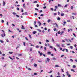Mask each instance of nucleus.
<instances>
[{
  "mask_svg": "<svg viewBox=\"0 0 77 77\" xmlns=\"http://www.w3.org/2000/svg\"><path fill=\"white\" fill-rule=\"evenodd\" d=\"M46 41L47 42H49V41L47 39L46 40Z\"/></svg>",
  "mask_w": 77,
  "mask_h": 77,
  "instance_id": "26",
  "label": "nucleus"
},
{
  "mask_svg": "<svg viewBox=\"0 0 77 77\" xmlns=\"http://www.w3.org/2000/svg\"><path fill=\"white\" fill-rule=\"evenodd\" d=\"M38 53H39L40 55V56H42V54H42V52L41 53L40 51H38Z\"/></svg>",
  "mask_w": 77,
  "mask_h": 77,
  "instance_id": "2",
  "label": "nucleus"
},
{
  "mask_svg": "<svg viewBox=\"0 0 77 77\" xmlns=\"http://www.w3.org/2000/svg\"><path fill=\"white\" fill-rule=\"evenodd\" d=\"M54 50L55 51H57V50H56V48H54Z\"/></svg>",
  "mask_w": 77,
  "mask_h": 77,
  "instance_id": "54",
  "label": "nucleus"
},
{
  "mask_svg": "<svg viewBox=\"0 0 77 77\" xmlns=\"http://www.w3.org/2000/svg\"><path fill=\"white\" fill-rule=\"evenodd\" d=\"M52 59L54 60H56V58L55 57H53L52 58Z\"/></svg>",
  "mask_w": 77,
  "mask_h": 77,
  "instance_id": "6",
  "label": "nucleus"
},
{
  "mask_svg": "<svg viewBox=\"0 0 77 77\" xmlns=\"http://www.w3.org/2000/svg\"><path fill=\"white\" fill-rule=\"evenodd\" d=\"M49 47L51 48V49H53V47L52 46H50Z\"/></svg>",
  "mask_w": 77,
  "mask_h": 77,
  "instance_id": "20",
  "label": "nucleus"
},
{
  "mask_svg": "<svg viewBox=\"0 0 77 77\" xmlns=\"http://www.w3.org/2000/svg\"><path fill=\"white\" fill-rule=\"evenodd\" d=\"M52 40L53 41V42H54V39L53 38L52 39Z\"/></svg>",
  "mask_w": 77,
  "mask_h": 77,
  "instance_id": "46",
  "label": "nucleus"
},
{
  "mask_svg": "<svg viewBox=\"0 0 77 77\" xmlns=\"http://www.w3.org/2000/svg\"><path fill=\"white\" fill-rule=\"evenodd\" d=\"M34 75H37V73L36 72H35L34 73Z\"/></svg>",
  "mask_w": 77,
  "mask_h": 77,
  "instance_id": "22",
  "label": "nucleus"
},
{
  "mask_svg": "<svg viewBox=\"0 0 77 77\" xmlns=\"http://www.w3.org/2000/svg\"><path fill=\"white\" fill-rule=\"evenodd\" d=\"M55 7L56 9H57V6H55Z\"/></svg>",
  "mask_w": 77,
  "mask_h": 77,
  "instance_id": "59",
  "label": "nucleus"
},
{
  "mask_svg": "<svg viewBox=\"0 0 77 77\" xmlns=\"http://www.w3.org/2000/svg\"><path fill=\"white\" fill-rule=\"evenodd\" d=\"M37 30L38 31V32H42V31L39 29H37Z\"/></svg>",
  "mask_w": 77,
  "mask_h": 77,
  "instance_id": "15",
  "label": "nucleus"
},
{
  "mask_svg": "<svg viewBox=\"0 0 77 77\" xmlns=\"http://www.w3.org/2000/svg\"><path fill=\"white\" fill-rule=\"evenodd\" d=\"M73 35L74 36H75V37H76V35H75V33H73Z\"/></svg>",
  "mask_w": 77,
  "mask_h": 77,
  "instance_id": "29",
  "label": "nucleus"
},
{
  "mask_svg": "<svg viewBox=\"0 0 77 77\" xmlns=\"http://www.w3.org/2000/svg\"><path fill=\"white\" fill-rule=\"evenodd\" d=\"M74 46L75 48H77V45L76 44H75L74 45Z\"/></svg>",
  "mask_w": 77,
  "mask_h": 77,
  "instance_id": "19",
  "label": "nucleus"
},
{
  "mask_svg": "<svg viewBox=\"0 0 77 77\" xmlns=\"http://www.w3.org/2000/svg\"><path fill=\"white\" fill-rule=\"evenodd\" d=\"M65 50H66V49L64 48L63 50H62V51H65Z\"/></svg>",
  "mask_w": 77,
  "mask_h": 77,
  "instance_id": "58",
  "label": "nucleus"
},
{
  "mask_svg": "<svg viewBox=\"0 0 77 77\" xmlns=\"http://www.w3.org/2000/svg\"><path fill=\"white\" fill-rule=\"evenodd\" d=\"M47 60L48 62H49L50 61V59H49V58H47Z\"/></svg>",
  "mask_w": 77,
  "mask_h": 77,
  "instance_id": "7",
  "label": "nucleus"
},
{
  "mask_svg": "<svg viewBox=\"0 0 77 77\" xmlns=\"http://www.w3.org/2000/svg\"><path fill=\"white\" fill-rule=\"evenodd\" d=\"M2 37H4V36H5V33H4L3 34H2Z\"/></svg>",
  "mask_w": 77,
  "mask_h": 77,
  "instance_id": "4",
  "label": "nucleus"
},
{
  "mask_svg": "<svg viewBox=\"0 0 77 77\" xmlns=\"http://www.w3.org/2000/svg\"><path fill=\"white\" fill-rule=\"evenodd\" d=\"M60 50H62V48H60Z\"/></svg>",
  "mask_w": 77,
  "mask_h": 77,
  "instance_id": "56",
  "label": "nucleus"
},
{
  "mask_svg": "<svg viewBox=\"0 0 77 77\" xmlns=\"http://www.w3.org/2000/svg\"><path fill=\"white\" fill-rule=\"evenodd\" d=\"M5 1H3V6H5Z\"/></svg>",
  "mask_w": 77,
  "mask_h": 77,
  "instance_id": "24",
  "label": "nucleus"
},
{
  "mask_svg": "<svg viewBox=\"0 0 77 77\" xmlns=\"http://www.w3.org/2000/svg\"><path fill=\"white\" fill-rule=\"evenodd\" d=\"M9 58L10 59H11V60H13V58H12L11 57H9Z\"/></svg>",
  "mask_w": 77,
  "mask_h": 77,
  "instance_id": "39",
  "label": "nucleus"
},
{
  "mask_svg": "<svg viewBox=\"0 0 77 77\" xmlns=\"http://www.w3.org/2000/svg\"><path fill=\"white\" fill-rule=\"evenodd\" d=\"M71 71H73V72H75V70L73 69H71Z\"/></svg>",
  "mask_w": 77,
  "mask_h": 77,
  "instance_id": "8",
  "label": "nucleus"
},
{
  "mask_svg": "<svg viewBox=\"0 0 77 77\" xmlns=\"http://www.w3.org/2000/svg\"><path fill=\"white\" fill-rule=\"evenodd\" d=\"M34 66H37V64H35L34 65Z\"/></svg>",
  "mask_w": 77,
  "mask_h": 77,
  "instance_id": "63",
  "label": "nucleus"
},
{
  "mask_svg": "<svg viewBox=\"0 0 77 77\" xmlns=\"http://www.w3.org/2000/svg\"><path fill=\"white\" fill-rule=\"evenodd\" d=\"M28 70H30V71H31L32 70V69H31L30 68H28Z\"/></svg>",
  "mask_w": 77,
  "mask_h": 77,
  "instance_id": "35",
  "label": "nucleus"
},
{
  "mask_svg": "<svg viewBox=\"0 0 77 77\" xmlns=\"http://www.w3.org/2000/svg\"><path fill=\"white\" fill-rule=\"evenodd\" d=\"M55 67L57 68V67H59V65H55Z\"/></svg>",
  "mask_w": 77,
  "mask_h": 77,
  "instance_id": "14",
  "label": "nucleus"
},
{
  "mask_svg": "<svg viewBox=\"0 0 77 77\" xmlns=\"http://www.w3.org/2000/svg\"><path fill=\"white\" fill-rule=\"evenodd\" d=\"M45 46H46V47H47L48 46V45H47V44L45 43Z\"/></svg>",
  "mask_w": 77,
  "mask_h": 77,
  "instance_id": "40",
  "label": "nucleus"
},
{
  "mask_svg": "<svg viewBox=\"0 0 77 77\" xmlns=\"http://www.w3.org/2000/svg\"><path fill=\"white\" fill-rule=\"evenodd\" d=\"M70 48L71 49H72V48H73L72 47V46H71L70 47Z\"/></svg>",
  "mask_w": 77,
  "mask_h": 77,
  "instance_id": "23",
  "label": "nucleus"
},
{
  "mask_svg": "<svg viewBox=\"0 0 77 77\" xmlns=\"http://www.w3.org/2000/svg\"><path fill=\"white\" fill-rule=\"evenodd\" d=\"M18 56H22V55L21 54H18Z\"/></svg>",
  "mask_w": 77,
  "mask_h": 77,
  "instance_id": "25",
  "label": "nucleus"
},
{
  "mask_svg": "<svg viewBox=\"0 0 77 77\" xmlns=\"http://www.w3.org/2000/svg\"><path fill=\"white\" fill-rule=\"evenodd\" d=\"M57 15V14H56V13H54V15Z\"/></svg>",
  "mask_w": 77,
  "mask_h": 77,
  "instance_id": "42",
  "label": "nucleus"
},
{
  "mask_svg": "<svg viewBox=\"0 0 77 77\" xmlns=\"http://www.w3.org/2000/svg\"><path fill=\"white\" fill-rule=\"evenodd\" d=\"M44 50H45V51H46V47H45L44 48Z\"/></svg>",
  "mask_w": 77,
  "mask_h": 77,
  "instance_id": "49",
  "label": "nucleus"
},
{
  "mask_svg": "<svg viewBox=\"0 0 77 77\" xmlns=\"http://www.w3.org/2000/svg\"><path fill=\"white\" fill-rule=\"evenodd\" d=\"M34 3H37V1H35L33 2Z\"/></svg>",
  "mask_w": 77,
  "mask_h": 77,
  "instance_id": "45",
  "label": "nucleus"
},
{
  "mask_svg": "<svg viewBox=\"0 0 77 77\" xmlns=\"http://www.w3.org/2000/svg\"><path fill=\"white\" fill-rule=\"evenodd\" d=\"M25 15H27V12H26L24 13Z\"/></svg>",
  "mask_w": 77,
  "mask_h": 77,
  "instance_id": "34",
  "label": "nucleus"
},
{
  "mask_svg": "<svg viewBox=\"0 0 77 77\" xmlns=\"http://www.w3.org/2000/svg\"><path fill=\"white\" fill-rule=\"evenodd\" d=\"M65 50H66V52H68V50L67 49H66Z\"/></svg>",
  "mask_w": 77,
  "mask_h": 77,
  "instance_id": "41",
  "label": "nucleus"
},
{
  "mask_svg": "<svg viewBox=\"0 0 77 77\" xmlns=\"http://www.w3.org/2000/svg\"><path fill=\"white\" fill-rule=\"evenodd\" d=\"M57 20H58V21H60V17L57 18Z\"/></svg>",
  "mask_w": 77,
  "mask_h": 77,
  "instance_id": "11",
  "label": "nucleus"
},
{
  "mask_svg": "<svg viewBox=\"0 0 77 77\" xmlns=\"http://www.w3.org/2000/svg\"><path fill=\"white\" fill-rule=\"evenodd\" d=\"M56 45L57 47H60V45L57 43L56 44Z\"/></svg>",
  "mask_w": 77,
  "mask_h": 77,
  "instance_id": "3",
  "label": "nucleus"
},
{
  "mask_svg": "<svg viewBox=\"0 0 77 77\" xmlns=\"http://www.w3.org/2000/svg\"><path fill=\"white\" fill-rule=\"evenodd\" d=\"M41 12H42V10L40 11L39 13H41Z\"/></svg>",
  "mask_w": 77,
  "mask_h": 77,
  "instance_id": "60",
  "label": "nucleus"
},
{
  "mask_svg": "<svg viewBox=\"0 0 77 77\" xmlns=\"http://www.w3.org/2000/svg\"><path fill=\"white\" fill-rule=\"evenodd\" d=\"M57 74L58 75H60V73L59 72H57Z\"/></svg>",
  "mask_w": 77,
  "mask_h": 77,
  "instance_id": "38",
  "label": "nucleus"
},
{
  "mask_svg": "<svg viewBox=\"0 0 77 77\" xmlns=\"http://www.w3.org/2000/svg\"><path fill=\"white\" fill-rule=\"evenodd\" d=\"M61 16H64V14L63 13L61 14Z\"/></svg>",
  "mask_w": 77,
  "mask_h": 77,
  "instance_id": "27",
  "label": "nucleus"
},
{
  "mask_svg": "<svg viewBox=\"0 0 77 77\" xmlns=\"http://www.w3.org/2000/svg\"><path fill=\"white\" fill-rule=\"evenodd\" d=\"M12 14L14 15H16V13H15V12H13Z\"/></svg>",
  "mask_w": 77,
  "mask_h": 77,
  "instance_id": "37",
  "label": "nucleus"
},
{
  "mask_svg": "<svg viewBox=\"0 0 77 77\" xmlns=\"http://www.w3.org/2000/svg\"><path fill=\"white\" fill-rule=\"evenodd\" d=\"M72 67H73V68H76V66H75V65H73V66H72Z\"/></svg>",
  "mask_w": 77,
  "mask_h": 77,
  "instance_id": "16",
  "label": "nucleus"
},
{
  "mask_svg": "<svg viewBox=\"0 0 77 77\" xmlns=\"http://www.w3.org/2000/svg\"><path fill=\"white\" fill-rule=\"evenodd\" d=\"M51 72H52V70H51L48 73H49V74H50V73H51Z\"/></svg>",
  "mask_w": 77,
  "mask_h": 77,
  "instance_id": "43",
  "label": "nucleus"
},
{
  "mask_svg": "<svg viewBox=\"0 0 77 77\" xmlns=\"http://www.w3.org/2000/svg\"><path fill=\"white\" fill-rule=\"evenodd\" d=\"M16 17H19L20 16H19L17 14H16Z\"/></svg>",
  "mask_w": 77,
  "mask_h": 77,
  "instance_id": "48",
  "label": "nucleus"
},
{
  "mask_svg": "<svg viewBox=\"0 0 77 77\" xmlns=\"http://www.w3.org/2000/svg\"><path fill=\"white\" fill-rule=\"evenodd\" d=\"M57 33L58 34H60V31H58L57 32Z\"/></svg>",
  "mask_w": 77,
  "mask_h": 77,
  "instance_id": "31",
  "label": "nucleus"
},
{
  "mask_svg": "<svg viewBox=\"0 0 77 77\" xmlns=\"http://www.w3.org/2000/svg\"><path fill=\"white\" fill-rule=\"evenodd\" d=\"M11 8L12 9H14V8L12 5L11 6Z\"/></svg>",
  "mask_w": 77,
  "mask_h": 77,
  "instance_id": "61",
  "label": "nucleus"
},
{
  "mask_svg": "<svg viewBox=\"0 0 77 77\" xmlns=\"http://www.w3.org/2000/svg\"><path fill=\"white\" fill-rule=\"evenodd\" d=\"M25 38H26V40H27V41H28L29 40H28V39H27V38L26 37H25Z\"/></svg>",
  "mask_w": 77,
  "mask_h": 77,
  "instance_id": "53",
  "label": "nucleus"
},
{
  "mask_svg": "<svg viewBox=\"0 0 77 77\" xmlns=\"http://www.w3.org/2000/svg\"><path fill=\"white\" fill-rule=\"evenodd\" d=\"M51 11H53V8H51Z\"/></svg>",
  "mask_w": 77,
  "mask_h": 77,
  "instance_id": "57",
  "label": "nucleus"
},
{
  "mask_svg": "<svg viewBox=\"0 0 77 77\" xmlns=\"http://www.w3.org/2000/svg\"><path fill=\"white\" fill-rule=\"evenodd\" d=\"M51 53L50 52H47V54H51Z\"/></svg>",
  "mask_w": 77,
  "mask_h": 77,
  "instance_id": "10",
  "label": "nucleus"
},
{
  "mask_svg": "<svg viewBox=\"0 0 77 77\" xmlns=\"http://www.w3.org/2000/svg\"><path fill=\"white\" fill-rule=\"evenodd\" d=\"M71 9H73V7L72 6L71 7Z\"/></svg>",
  "mask_w": 77,
  "mask_h": 77,
  "instance_id": "51",
  "label": "nucleus"
},
{
  "mask_svg": "<svg viewBox=\"0 0 77 77\" xmlns=\"http://www.w3.org/2000/svg\"><path fill=\"white\" fill-rule=\"evenodd\" d=\"M0 41L1 42V43H2L3 44V43L4 42V41H3L0 40Z\"/></svg>",
  "mask_w": 77,
  "mask_h": 77,
  "instance_id": "12",
  "label": "nucleus"
},
{
  "mask_svg": "<svg viewBox=\"0 0 77 77\" xmlns=\"http://www.w3.org/2000/svg\"><path fill=\"white\" fill-rule=\"evenodd\" d=\"M54 31H56V28H54Z\"/></svg>",
  "mask_w": 77,
  "mask_h": 77,
  "instance_id": "55",
  "label": "nucleus"
},
{
  "mask_svg": "<svg viewBox=\"0 0 77 77\" xmlns=\"http://www.w3.org/2000/svg\"><path fill=\"white\" fill-rule=\"evenodd\" d=\"M62 47H64V45L63 44H62L61 45Z\"/></svg>",
  "mask_w": 77,
  "mask_h": 77,
  "instance_id": "47",
  "label": "nucleus"
},
{
  "mask_svg": "<svg viewBox=\"0 0 77 77\" xmlns=\"http://www.w3.org/2000/svg\"><path fill=\"white\" fill-rule=\"evenodd\" d=\"M67 6H68V4H66L64 6L65 8H66L67 7Z\"/></svg>",
  "mask_w": 77,
  "mask_h": 77,
  "instance_id": "36",
  "label": "nucleus"
},
{
  "mask_svg": "<svg viewBox=\"0 0 77 77\" xmlns=\"http://www.w3.org/2000/svg\"><path fill=\"white\" fill-rule=\"evenodd\" d=\"M2 56H5L6 55L5 54H2Z\"/></svg>",
  "mask_w": 77,
  "mask_h": 77,
  "instance_id": "52",
  "label": "nucleus"
},
{
  "mask_svg": "<svg viewBox=\"0 0 77 77\" xmlns=\"http://www.w3.org/2000/svg\"><path fill=\"white\" fill-rule=\"evenodd\" d=\"M34 15H37V13H35L34 14Z\"/></svg>",
  "mask_w": 77,
  "mask_h": 77,
  "instance_id": "64",
  "label": "nucleus"
},
{
  "mask_svg": "<svg viewBox=\"0 0 77 77\" xmlns=\"http://www.w3.org/2000/svg\"><path fill=\"white\" fill-rule=\"evenodd\" d=\"M50 21H51V20L49 19V20H48V23H49V22Z\"/></svg>",
  "mask_w": 77,
  "mask_h": 77,
  "instance_id": "32",
  "label": "nucleus"
},
{
  "mask_svg": "<svg viewBox=\"0 0 77 77\" xmlns=\"http://www.w3.org/2000/svg\"><path fill=\"white\" fill-rule=\"evenodd\" d=\"M36 31H33V34H35L36 33Z\"/></svg>",
  "mask_w": 77,
  "mask_h": 77,
  "instance_id": "13",
  "label": "nucleus"
},
{
  "mask_svg": "<svg viewBox=\"0 0 77 77\" xmlns=\"http://www.w3.org/2000/svg\"><path fill=\"white\" fill-rule=\"evenodd\" d=\"M66 73L67 75L68 76V77H71V75H70V74H69V72H66Z\"/></svg>",
  "mask_w": 77,
  "mask_h": 77,
  "instance_id": "1",
  "label": "nucleus"
},
{
  "mask_svg": "<svg viewBox=\"0 0 77 77\" xmlns=\"http://www.w3.org/2000/svg\"><path fill=\"white\" fill-rule=\"evenodd\" d=\"M63 33H64V32H63V31L60 34V35H62V34H63Z\"/></svg>",
  "mask_w": 77,
  "mask_h": 77,
  "instance_id": "18",
  "label": "nucleus"
},
{
  "mask_svg": "<svg viewBox=\"0 0 77 77\" xmlns=\"http://www.w3.org/2000/svg\"><path fill=\"white\" fill-rule=\"evenodd\" d=\"M23 45H24V46H26V43H25V42H23Z\"/></svg>",
  "mask_w": 77,
  "mask_h": 77,
  "instance_id": "30",
  "label": "nucleus"
},
{
  "mask_svg": "<svg viewBox=\"0 0 77 77\" xmlns=\"http://www.w3.org/2000/svg\"><path fill=\"white\" fill-rule=\"evenodd\" d=\"M38 24H40L39 25V26H40L41 25V22L39 21L38 22Z\"/></svg>",
  "mask_w": 77,
  "mask_h": 77,
  "instance_id": "9",
  "label": "nucleus"
},
{
  "mask_svg": "<svg viewBox=\"0 0 77 77\" xmlns=\"http://www.w3.org/2000/svg\"><path fill=\"white\" fill-rule=\"evenodd\" d=\"M67 45H71V44L70 43H69V44H66Z\"/></svg>",
  "mask_w": 77,
  "mask_h": 77,
  "instance_id": "33",
  "label": "nucleus"
},
{
  "mask_svg": "<svg viewBox=\"0 0 77 77\" xmlns=\"http://www.w3.org/2000/svg\"><path fill=\"white\" fill-rule=\"evenodd\" d=\"M21 12H23V8H21Z\"/></svg>",
  "mask_w": 77,
  "mask_h": 77,
  "instance_id": "50",
  "label": "nucleus"
},
{
  "mask_svg": "<svg viewBox=\"0 0 77 77\" xmlns=\"http://www.w3.org/2000/svg\"><path fill=\"white\" fill-rule=\"evenodd\" d=\"M17 11H19L20 10V9L18 8H17Z\"/></svg>",
  "mask_w": 77,
  "mask_h": 77,
  "instance_id": "44",
  "label": "nucleus"
},
{
  "mask_svg": "<svg viewBox=\"0 0 77 77\" xmlns=\"http://www.w3.org/2000/svg\"><path fill=\"white\" fill-rule=\"evenodd\" d=\"M70 60L71 61V62H73V60H72V59L71 58L70 59Z\"/></svg>",
  "mask_w": 77,
  "mask_h": 77,
  "instance_id": "28",
  "label": "nucleus"
},
{
  "mask_svg": "<svg viewBox=\"0 0 77 77\" xmlns=\"http://www.w3.org/2000/svg\"><path fill=\"white\" fill-rule=\"evenodd\" d=\"M21 26L22 27L21 28L22 29H25V28L23 25H22Z\"/></svg>",
  "mask_w": 77,
  "mask_h": 77,
  "instance_id": "5",
  "label": "nucleus"
},
{
  "mask_svg": "<svg viewBox=\"0 0 77 77\" xmlns=\"http://www.w3.org/2000/svg\"><path fill=\"white\" fill-rule=\"evenodd\" d=\"M58 6H59H59H61V5H60V4H58Z\"/></svg>",
  "mask_w": 77,
  "mask_h": 77,
  "instance_id": "62",
  "label": "nucleus"
},
{
  "mask_svg": "<svg viewBox=\"0 0 77 77\" xmlns=\"http://www.w3.org/2000/svg\"><path fill=\"white\" fill-rule=\"evenodd\" d=\"M61 71L62 72H64V71H63V69H61Z\"/></svg>",
  "mask_w": 77,
  "mask_h": 77,
  "instance_id": "21",
  "label": "nucleus"
},
{
  "mask_svg": "<svg viewBox=\"0 0 77 77\" xmlns=\"http://www.w3.org/2000/svg\"><path fill=\"white\" fill-rule=\"evenodd\" d=\"M39 47L38 45H37L36 46V48H39Z\"/></svg>",
  "mask_w": 77,
  "mask_h": 77,
  "instance_id": "17",
  "label": "nucleus"
}]
</instances>
